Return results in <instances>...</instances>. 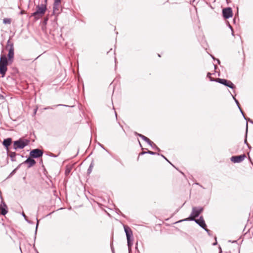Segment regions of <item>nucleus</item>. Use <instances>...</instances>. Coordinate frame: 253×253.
Instances as JSON below:
<instances>
[{
	"instance_id": "obj_9",
	"label": "nucleus",
	"mask_w": 253,
	"mask_h": 253,
	"mask_svg": "<svg viewBox=\"0 0 253 253\" xmlns=\"http://www.w3.org/2000/svg\"><path fill=\"white\" fill-rule=\"evenodd\" d=\"M8 50V53L7 54V59L10 61V63H12L13 62V59H14V45H13L11 44V47H9Z\"/></svg>"
},
{
	"instance_id": "obj_62",
	"label": "nucleus",
	"mask_w": 253,
	"mask_h": 253,
	"mask_svg": "<svg viewBox=\"0 0 253 253\" xmlns=\"http://www.w3.org/2000/svg\"><path fill=\"white\" fill-rule=\"evenodd\" d=\"M180 172L182 175H184V173H183V172H182V171H180Z\"/></svg>"
},
{
	"instance_id": "obj_27",
	"label": "nucleus",
	"mask_w": 253,
	"mask_h": 253,
	"mask_svg": "<svg viewBox=\"0 0 253 253\" xmlns=\"http://www.w3.org/2000/svg\"><path fill=\"white\" fill-rule=\"evenodd\" d=\"M152 148L155 150H157L158 151H161L160 149L154 143L153 145V147H152Z\"/></svg>"
},
{
	"instance_id": "obj_11",
	"label": "nucleus",
	"mask_w": 253,
	"mask_h": 253,
	"mask_svg": "<svg viewBox=\"0 0 253 253\" xmlns=\"http://www.w3.org/2000/svg\"><path fill=\"white\" fill-rule=\"evenodd\" d=\"M36 163V161L31 157L28 158L25 161L21 163V165L28 164V168H30L34 166Z\"/></svg>"
},
{
	"instance_id": "obj_58",
	"label": "nucleus",
	"mask_w": 253,
	"mask_h": 253,
	"mask_svg": "<svg viewBox=\"0 0 253 253\" xmlns=\"http://www.w3.org/2000/svg\"><path fill=\"white\" fill-rule=\"evenodd\" d=\"M195 1V0H190V3L193 2Z\"/></svg>"
},
{
	"instance_id": "obj_54",
	"label": "nucleus",
	"mask_w": 253,
	"mask_h": 253,
	"mask_svg": "<svg viewBox=\"0 0 253 253\" xmlns=\"http://www.w3.org/2000/svg\"><path fill=\"white\" fill-rule=\"evenodd\" d=\"M248 121H250L252 124H253V121H252V120H251L250 118L248 119Z\"/></svg>"
},
{
	"instance_id": "obj_6",
	"label": "nucleus",
	"mask_w": 253,
	"mask_h": 253,
	"mask_svg": "<svg viewBox=\"0 0 253 253\" xmlns=\"http://www.w3.org/2000/svg\"><path fill=\"white\" fill-rule=\"evenodd\" d=\"M43 152L39 148L32 149L30 152V157L34 159H38L42 157Z\"/></svg>"
},
{
	"instance_id": "obj_39",
	"label": "nucleus",
	"mask_w": 253,
	"mask_h": 253,
	"mask_svg": "<svg viewBox=\"0 0 253 253\" xmlns=\"http://www.w3.org/2000/svg\"><path fill=\"white\" fill-rule=\"evenodd\" d=\"M134 134L136 135V136H138L139 137H140V135H142V134H140V133H138V132H134Z\"/></svg>"
},
{
	"instance_id": "obj_10",
	"label": "nucleus",
	"mask_w": 253,
	"mask_h": 253,
	"mask_svg": "<svg viewBox=\"0 0 253 253\" xmlns=\"http://www.w3.org/2000/svg\"><path fill=\"white\" fill-rule=\"evenodd\" d=\"M8 212V208L5 202L2 200L0 205V215H5Z\"/></svg>"
},
{
	"instance_id": "obj_36",
	"label": "nucleus",
	"mask_w": 253,
	"mask_h": 253,
	"mask_svg": "<svg viewBox=\"0 0 253 253\" xmlns=\"http://www.w3.org/2000/svg\"><path fill=\"white\" fill-rule=\"evenodd\" d=\"M111 251H112V253H115V251H114V249L113 248V246L112 245V243L111 244Z\"/></svg>"
},
{
	"instance_id": "obj_12",
	"label": "nucleus",
	"mask_w": 253,
	"mask_h": 253,
	"mask_svg": "<svg viewBox=\"0 0 253 253\" xmlns=\"http://www.w3.org/2000/svg\"><path fill=\"white\" fill-rule=\"evenodd\" d=\"M193 221H194L203 229H205L207 227V225L202 216H200L198 219H194Z\"/></svg>"
},
{
	"instance_id": "obj_2",
	"label": "nucleus",
	"mask_w": 253,
	"mask_h": 253,
	"mask_svg": "<svg viewBox=\"0 0 253 253\" xmlns=\"http://www.w3.org/2000/svg\"><path fill=\"white\" fill-rule=\"evenodd\" d=\"M44 4L37 5L36 10L32 14V16H34L35 19H38L44 14L47 9V0H44Z\"/></svg>"
},
{
	"instance_id": "obj_24",
	"label": "nucleus",
	"mask_w": 253,
	"mask_h": 253,
	"mask_svg": "<svg viewBox=\"0 0 253 253\" xmlns=\"http://www.w3.org/2000/svg\"><path fill=\"white\" fill-rule=\"evenodd\" d=\"M147 154H150L152 155H160V154L158 153L154 152L149 151V150L147 151Z\"/></svg>"
},
{
	"instance_id": "obj_45",
	"label": "nucleus",
	"mask_w": 253,
	"mask_h": 253,
	"mask_svg": "<svg viewBox=\"0 0 253 253\" xmlns=\"http://www.w3.org/2000/svg\"><path fill=\"white\" fill-rule=\"evenodd\" d=\"M66 106V107L68 106L67 105H63V104H58V105H55V106Z\"/></svg>"
},
{
	"instance_id": "obj_35",
	"label": "nucleus",
	"mask_w": 253,
	"mask_h": 253,
	"mask_svg": "<svg viewBox=\"0 0 253 253\" xmlns=\"http://www.w3.org/2000/svg\"><path fill=\"white\" fill-rule=\"evenodd\" d=\"M117 212L118 214H121L122 216H124V215L123 214V213L120 211V210L119 209H117Z\"/></svg>"
},
{
	"instance_id": "obj_14",
	"label": "nucleus",
	"mask_w": 253,
	"mask_h": 253,
	"mask_svg": "<svg viewBox=\"0 0 253 253\" xmlns=\"http://www.w3.org/2000/svg\"><path fill=\"white\" fill-rule=\"evenodd\" d=\"M12 142V139L11 138H7L4 139L2 142V145L6 149V151H8L9 150V147L11 144Z\"/></svg>"
},
{
	"instance_id": "obj_4",
	"label": "nucleus",
	"mask_w": 253,
	"mask_h": 253,
	"mask_svg": "<svg viewBox=\"0 0 253 253\" xmlns=\"http://www.w3.org/2000/svg\"><path fill=\"white\" fill-rule=\"evenodd\" d=\"M30 143V140L27 139L20 138L19 139L13 141V149L17 150L18 149H23L27 146Z\"/></svg>"
},
{
	"instance_id": "obj_64",
	"label": "nucleus",
	"mask_w": 253,
	"mask_h": 253,
	"mask_svg": "<svg viewBox=\"0 0 253 253\" xmlns=\"http://www.w3.org/2000/svg\"><path fill=\"white\" fill-rule=\"evenodd\" d=\"M20 13L21 14H22L23 13V11H20Z\"/></svg>"
},
{
	"instance_id": "obj_31",
	"label": "nucleus",
	"mask_w": 253,
	"mask_h": 253,
	"mask_svg": "<svg viewBox=\"0 0 253 253\" xmlns=\"http://www.w3.org/2000/svg\"><path fill=\"white\" fill-rule=\"evenodd\" d=\"M146 142L151 147H153L154 143L149 139Z\"/></svg>"
},
{
	"instance_id": "obj_38",
	"label": "nucleus",
	"mask_w": 253,
	"mask_h": 253,
	"mask_svg": "<svg viewBox=\"0 0 253 253\" xmlns=\"http://www.w3.org/2000/svg\"><path fill=\"white\" fill-rule=\"evenodd\" d=\"M135 249L136 250H137V251H138V242H136L135 243Z\"/></svg>"
},
{
	"instance_id": "obj_52",
	"label": "nucleus",
	"mask_w": 253,
	"mask_h": 253,
	"mask_svg": "<svg viewBox=\"0 0 253 253\" xmlns=\"http://www.w3.org/2000/svg\"><path fill=\"white\" fill-rule=\"evenodd\" d=\"M219 253H222V250H221V247L220 246L219 247Z\"/></svg>"
},
{
	"instance_id": "obj_48",
	"label": "nucleus",
	"mask_w": 253,
	"mask_h": 253,
	"mask_svg": "<svg viewBox=\"0 0 253 253\" xmlns=\"http://www.w3.org/2000/svg\"><path fill=\"white\" fill-rule=\"evenodd\" d=\"M47 20H48L47 19H45L44 20L43 23L44 24H46V22H47Z\"/></svg>"
},
{
	"instance_id": "obj_32",
	"label": "nucleus",
	"mask_w": 253,
	"mask_h": 253,
	"mask_svg": "<svg viewBox=\"0 0 253 253\" xmlns=\"http://www.w3.org/2000/svg\"><path fill=\"white\" fill-rule=\"evenodd\" d=\"M146 154H147V151H142L141 153H140L139 154V156L137 158V160H139L140 156Z\"/></svg>"
},
{
	"instance_id": "obj_3",
	"label": "nucleus",
	"mask_w": 253,
	"mask_h": 253,
	"mask_svg": "<svg viewBox=\"0 0 253 253\" xmlns=\"http://www.w3.org/2000/svg\"><path fill=\"white\" fill-rule=\"evenodd\" d=\"M204 208L201 207H194L192 208V211L190 216L184 219L180 220L178 222L184 221H192L194 220L195 218L199 217V215L203 211Z\"/></svg>"
},
{
	"instance_id": "obj_16",
	"label": "nucleus",
	"mask_w": 253,
	"mask_h": 253,
	"mask_svg": "<svg viewBox=\"0 0 253 253\" xmlns=\"http://www.w3.org/2000/svg\"><path fill=\"white\" fill-rule=\"evenodd\" d=\"M60 3L56 4L55 3V0L54 1L53 3V13L54 14H58L60 13L59 11V5Z\"/></svg>"
},
{
	"instance_id": "obj_37",
	"label": "nucleus",
	"mask_w": 253,
	"mask_h": 253,
	"mask_svg": "<svg viewBox=\"0 0 253 253\" xmlns=\"http://www.w3.org/2000/svg\"><path fill=\"white\" fill-rule=\"evenodd\" d=\"M204 229L208 233L209 235H210V233L211 231L209 229H208L207 228V227L206 228H205V229Z\"/></svg>"
},
{
	"instance_id": "obj_29",
	"label": "nucleus",
	"mask_w": 253,
	"mask_h": 253,
	"mask_svg": "<svg viewBox=\"0 0 253 253\" xmlns=\"http://www.w3.org/2000/svg\"><path fill=\"white\" fill-rule=\"evenodd\" d=\"M140 137L141 139H142L144 141H145V142H146L149 139L148 138H147V137H146L145 136H144L143 135H140Z\"/></svg>"
},
{
	"instance_id": "obj_61",
	"label": "nucleus",
	"mask_w": 253,
	"mask_h": 253,
	"mask_svg": "<svg viewBox=\"0 0 253 253\" xmlns=\"http://www.w3.org/2000/svg\"><path fill=\"white\" fill-rule=\"evenodd\" d=\"M197 185H200L201 187H203L202 185H200L199 183H196Z\"/></svg>"
},
{
	"instance_id": "obj_1",
	"label": "nucleus",
	"mask_w": 253,
	"mask_h": 253,
	"mask_svg": "<svg viewBox=\"0 0 253 253\" xmlns=\"http://www.w3.org/2000/svg\"><path fill=\"white\" fill-rule=\"evenodd\" d=\"M10 61L4 54H1L0 57V74L3 78L5 76L7 71V65L10 64Z\"/></svg>"
},
{
	"instance_id": "obj_8",
	"label": "nucleus",
	"mask_w": 253,
	"mask_h": 253,
	"mask_svg": "<svg viewBox=\"0 0 253 253\" xmlns=\"http://www.w3.org/2000/svg\"><path fill=\"white\" fill-rule=\"evenodd\" d=\"M246 156L245 154L232 156L230 160L234 163H239L244 160Z\"/></svg>"
},
{
	"instance_id": "obj_57",
	"label": "nucleus",
	"mask_w": 253,
	"mask_h": 253,
	"mask_svg": "<svg viewBox=\"0 0 253 253\" xmlns=\"http://www.w3.org/2000/svg\"><path fill=\"white\" fill-rule=\"evenodd\" d=\"M216 244H217V242H216V241H215V242H214V243H213L212 244V245H213V246H215Z\"/></svg>"
},
{
	"instance_id": "obj_15",
	"label": "nucleus",
	"mask_w": 253,
	"mask_h": 253,
	"mask_svg": "<svg viewBox=\"0 0 253 253\" xmlns=\"http://www.w3.org/2000/svg\"><path fill=\"white\" fill-rule=\"evenodd\" d=\"M7 154L10 158L12 162L16 161L15 156L17 155V154L15 152H10L8 150L7 151Z\"/></svg>"
},
{
	"instance_id": "obj_17",
	"label": "nucleus",
	"mask_w": 253,
	"mask_h": 253,
	"mask_svg": "<svg viewBox=\"0 0 253 253\" xmlns=\"http://www.w3.org/2000/svg\"><path fill=\"white\" fill-rule=\"evenodd\" d=\"M72 167L70 165H67L66 166L65 171V174L66 176H68L70 173L71 172V171L72 170Z\"/></svg>"
},
{
	"instance_id": "obj_49",
	"label": "nucleus",
	"mask_w": 253,
	"mask_h": 253,
	"mask_svg": "<svg viewBox=\"0 0 253 253\" xmlns=\"http://www.w3.org/2000/svg\"><path fill=\"white\" fill-rule=\"evenodd\" d=\"M247 146H248V148H249V149H251V148H252V147H251V146L250 145V144H247Z\"/></svg>"
},
{
	"instance_id": "obj_63",
	"label": "nucleus",
	"mask_w": 253,
	"mask_h": 253,
	"mask_svg": "<svg viewBox=\"0 0 253 253\" xmlns=\"http://www.w3.org/2000/svg\"><path fill=\"white\" fill-rule=\"evenodd\" d=\"M51 109V108L50 107H48L47 108H45V109Z\"/></svg>"
},
{
	"instance_id": "obj_60",
	"label": "nucleus",
	"mask_w": 253,
	"mask_h": 253,
	"mask_svg": "<svg viewBox=\"0 0 253 253\" xmlns=\"http://www.w3.org/2000/svg\"><path fill=\"white\" fill-rule=\"evenodd\" d=\"M214 69L216 70V68H217V66L215 65H214Z\"/></svg>"
},
{
	"instance_id": "obj_46",
	"label": "nucleus",
	"mask_w": 253,
	"mask_h": 253,
	"mask_svg": "<svg viewBox=\"0 0 253 253\" xmlns=\"http://www.w3.org/2000/svg\"><path fill=\"white\" fill-rule=\"evenodd\" d=\"M247 132H248V123H246V135H247Z\"/></svg>"
},
{
	"instance_id": "obj_18",
	"label": "nucleus",
	"mask_w": 253,
	"mask_h": 253,
	"mask_svg": "<svg viewBox=\"0 0 253 253\" xmlns=\"http://www.w3.org/2000/svg\"><path fill=\"white\" fill-rule=\"evenodd\" d=\"M21 166V164H19L15 169H14L9 174L7 178H9L11 177L12 175H13L16 173V171L20 168Z\"/></svg>"
},
{
	"instance_id": "obj_13",
	"label": "nucleus",
	"mask_w": 253,
	"mask_h": 253,
	"mask_svg": "<svg viewBox=\"0 0 253 253\" xmlns=\"http://www.w3.org/2000/svg\"><path fill=\"white\" fill-rule=\"evenodd\" d=\"M124 230L126 236V239L133 238L132 231L130 228L127 225H124Z\"/></svg>"
},
{
	"instance_id": "obj_47",
	"label": "nucleus",
	"mask_w": 253,
	"mask_h": 253,
	"mask_svg": "<svg viewBox=\"0 0 253 253\" xmlns=\"http://www.w3.org/2000/svg\"><path fill=\"white\" fill-rule=\"evenodd\" d=\"M243 116L246 120L248 121L249 118L246 117L245 114H244V115H243Z\"/></svg>"
},
{
	"instance_id": "obj_28",
	"label": "nucleus",
	"mask_w": 253,
	"mask_h": 253,
	"mask_svg": "<svg viewBox=\"0 0 253 253\" xmlns=\"http://www.w3.org/2000/svg\"><path fill=\"white\" fill-rule=\"evenodd\" d=\"M36 219H37V223H36V230H35V235H36V234H37L38 226L39 224V220L38 219V218H37Z\"/></svg>"
},
{
	"instance_id": "obj_5",
	"label": "nucleus",
	"mask_w": 253,
	"mask_h": 253,
	"mask_svg": "<svg viewBox=\"0 0 253 253\" xmlns=\"http://www.w3.org/2000/svg\"><path fill=\"white\" fill-rule=\"evenodd\" d=\"M217 83L222 84L233 89L236 88V86L231 81L225 79L217 78Z\"/></svg>"
},
{
	"instance_id": "obj_26",
	"label": "nucleus",
	"mask_w": 253,
	"mask_h": 253,
	"mask_svg": "<svg viewBox=\"0 0 253 253\" xmlns=\"http://www.w3.org/2000/svg\"><path fill=\"white\" fill-rule=\"evenodd\" d=\"M11 44L13 45V43L10 42V39H9L7 42V44L6 48H8V47H11Z\"/></svg>"
},
{
	"instance_id": "obj_7",
	"label": "nucleus",
	"mask_w": 253,
	"mask_h": 253,
	"mask_svg": "<svg viewBox=\"0 0 253 253\" xmlns=\"http://www.w3.org/2000/svg\"><path fill=\"white\" fill-rule=\"evenodd\" d=\"M222 16L225 19L231 17L233 16V11L232 8L230 7L223 8Z\"/></svg>"
},
{
	"instance_id": "obj_34",
	"label": "nucleus",
	"mask_w": 253,
	"mask_h": 253,
	"mask_svg": "<svg viewBox=\"0 0 253 253\" xmlns=\"http://www.w3.org/2000/svg\"><path fill=\"white\" fill-rule=\"evenodd\" d=\"M98 144L99 145V146H100L102 149H103L104 150H105V151H106L107 152H108L107 150L104 147V146L101 144V143H98Z\"/></svg>"
},
{
	"instance_id": "obj_30",
	"label": "nucleus",
	"mask_w": 253,
	"mask_h": 253,
	"mask_svg": "<svg viewBox=\"0 0 253 253\" xmlns=\"http://www.w3.org/2000/svg\"><path fill=\"white\" fill-rule=\"evenodd\" d=\"M159 156H161L162 157H163L164 159H165L167 162H168L170 165H171L173 167H174V166L167 159V158L165 156H164L163 154H160V155Z\"/></svg>"
},
{
	"instance_id": "obj_59",
	"label": "nucleus",
	"mask_w": 253,
	"mask_h": 253,
	"mask_svg": "<svg viewBox=\"0 0 253 253\" xmlns=\"http://www.w3.org/2000/svg\"><path fill=\"white\" fill-rule=\"evenodd\" d=\"M231 31H232V35L234 36L233 30H231Z\"/></svg>"
},
{
	"instance_id": "obj_51",
	"label": "nucleus",
	"mask_w": 253,
	"mask_h": 253,
	"mask_svg": "<svg viewBox=\"0 0 253 253\" xmlns=\"http://www.w3.org/2000/svg\"><path fill=\"white\" fill-rule=\"evenodd\" d=\"M211 57H212V59H213V60H216V58H215L213 55H211Z\"/></svg>"
},
{
	"instance_id": "obj_55",
	"label": "nucleus",
	"mask_w": 253,
	"mask_h": 253,
	"mask_svg": "<svg viewBox=\"0 0 253 253\" xmlns=\"http://www.w3.org/2000/svg\"><path fill=\"white\" fill-rule=\"evenodd\" d=\"M38 108H36L34 109V114H35L37 111Z\"/></svg>"
},
{
	"instance_id": "obj_22",
	"label": "nucleus",
	"mask_w": 253,
	"mask_h": 253,
	"mask_svg": "<svg viewBox=\"0 0 253 253\" xmlns=\"http://www.w3.org/2000/svg\"><path fill=\"white\" fill-rule=\"evenodd\" d=\"M11 22V19L9 18H4L3 20V23L4 24H10Z\"/></svg>"
},
{
	"instance_id": "obj_41",
	"label": "nucleus",
	"mask_w": 253,
	"mask_h": 253,
	"mask_svg": "<svg viewBox=\"0 0 253 253\" xmlns=\"http://www.w3.org/2000/svg\"><path fill=\"white\" fill-rule=\"evenodd\" d=\"M228 27L229 28L231 29V30H233L232 27L231 26V25L229 23V22L228 23Z\"/></svg>"
},
{
	"instance_id": "obj_20",
	"label": "nucleus",
	"mask_w": 253,
	"mask_h": 253,
	"mask_svg": "<svg viewBox=\"0 0 253 253\" xmlns=\"http://www.w3.org/2000/svg\"><path fill=\"white\" fill-rule=\"evenodd\" d=\"M93 166H94V164H93V162H92L89 166V168H88L87 169V174H90L91 171H92V169H93Z\"/></svg>"
},
{
	"instance_id": "obj_56",
	"label": "nucleus",
	"mask_w": 253,
	"mask_h": 253,
	"mask_svg": "<svg viewBox=\"0 0 253 253\" xmlns=\"http://www.w3.org/2000/svg\"><path fill=\"white\" fill-rule=\"evenodd\" d=\"M244 142H245V144H246L247 145V144H248V142H247V139H246V138L245 139Z\"/></svg>"
},
{
	"instance_id": "obj_53",
	"label": "nucleus",
	"mask_w": 253,
	"mask_h": 253,
	"mask_svg": "<svg viewBox=\"0 0 253 253\" xmlns=\"http://www.w3.org/2000/svg\"><path fill=\"white\" fill-rule=\"evenodd\" d=\"M128 253H131V248H128Z\"/></svg>"
},
{
	"instance_id": "obj_25",
	"label": "nucleus",
	"mask_w": 253,
	"mask_h": 253,
	"mask_svg": "<svg viewBox=\"0 0 253 253\" xmlns=\"http://www.w3.org/2000/svg\"><path fill=\"white\" fill-rule=\"evenodd\" d=\"M60 152H59L58 155H56L51 152H49L48 155L51 157L56 158L60 154Z\"/></svg>"
},
{
	"instance_id": "obj_33",
	"label": "nucleus",
	"mask_w": 253,
	"mask_h": 253,
	"mask_svg": "<svg viewBox=\"0 0 253 253\" xmlns=\"http://www.w3.org/2000/svg\"><path fill=\"white\" fill-rule=\"evenodd\" d=\"M209 79H210V81H211V82H217V78L214 79V78H212L211 77H210Z\"/></svg>"
},
{
	"instance_id": "obj_44",
	"label": "nucleus",
	"mask_w": 253,
	"mask_h": 253,
	"mask_svg": "<svg viewBox=\"0 0 253 253\" xmlns=\"http://www.w3.org/2000/svg\"><path fill=\"white\" fill-rule=\"evenodd\" d=\"M239 109L240 110V111L241 113H242V115H244V113L243 111L242 110V109H241V108L240 107V109Z\"/></svg>"
},
{
	"instance_id": "obj_19",
	"label": "nucleus",
	"mask_w": 253,
	"mask_h": 253,
	"mask_svg": "<svg viewBox=\"0 0 253 253\" xmlns=\"http://www.w3.org/2000/svg\"><path fill=\"white\" fill-rule=\"evenodd\" d=\"M127 239V246L128 248H131L132 245H133V238H130V239Z\"/></svg>"
},
{
	"instance_id": "obj_50",
	"label": "nucleus",
	"mask_w": 253,
	"mask_h": 253,
	"mask_svg": "<svg viewBox=\"0 0 253 253\" xmlns=\"http://www.w3.org/2000/svg\"><path fill=\"white\" fill-rule=\"evenodd\" d=\"M216 60L217 61V63H218V64H220V60H219L218 59H216Z\"/></svg>"
},
{
	"instance_id": "obj_43",
	"label": "nucleus",
	"mask_w": 253,
	"mask_h": 253,
	"mask_svg": "<svg viewBox=\"0 0 253 253\" xmlns=\"http://www.w3.org/2000/svg\"><path fill=\"white\" fill-rule=\"evenodd\" d=\"M239 109L240 110V111L241 113H242V115H244V113L243 111L242 110V109H241V108L240 107V109Z\"/></svg>"
},
{
	"instance_id": "obj_42",
	"label": "nucleus",
	"mask_w": 253,
	"mask_h": 253,
	"mask_svg": "<svg viewBox=\"0 0 253 253\" xmlns=\"http://www.w3.org/2000/svg\"><path fill=\"white\" fill-rule=\"evenodd\" d=\"M138 141L140 147L142 149H143V148H142V146L141 145V143H140V141H139V140L138 139Z\"/></svg>"
},
{
	"instance_id": "obj_21",
	"label": "nucleus",
	"mask_w": 253,
	"mask_h": 253,
	"mask_svg": "<svg viewBox=\"0 0 253 253\" xmlns=\"http://www.w3.org/2000/svg\"><path fill=\"white\" fill-rule=\"evenodd\" d=\"M231 95H232L233 98L234 99L237 106H238V108L239 109H240V103H239V102L238 101V100L231 93Z\"/></svg>"
},
{
	"instance_id": "obj_23",
	"label": "nucleus",
	"mask_w": 253,
	"mask_h": 253,
	"mask_svg": "<svg viewBox=\"0 0 253 253\" xmlns=\"http://www.w3.org/2000/svg\"><path fill=\"white\" fill-rule=\"evenodd\" d=\"M23 216L24 217V219L25 220L30 224H33L34 222L31 220H29L28 219H27V216L24 214V213H22Z\"/></svg>"
},
{
	"instance_id": "obj_40",
	"label": "nucleus",
	"mask_w": 253,
	"mask_h": 253,
	"mask_svg": "<svg viewBox=\"0 0 253 253\" xmlns=\"http://www.w3.org/2000/svg\"><path fill=\"white\" fill-rule=\"evenodd\" d=\"M211 74L210 72L208 73L207 74V77L210 78V77H211Z\"/></svg>"
}]
</instances>
